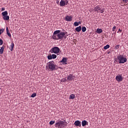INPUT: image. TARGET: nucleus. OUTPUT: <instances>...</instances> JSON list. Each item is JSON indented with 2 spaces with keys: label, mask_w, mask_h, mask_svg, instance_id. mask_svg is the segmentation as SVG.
Listing matches in <instances>:
<instances>
[{
  "label": "nucleus",
  "mask_w": 128,
  "mask_h": 128,
  "mask_svg": "<svg viewBox=\"0 0 128 128\" xmlns=\"http://www.w3.org/2000/svg\"><path fill=\"white\" fill-rule=\"evenodd\" d=\"M116 26H114L113 28H112V32H115V30H116Z\"/></svg>",
  "instance_id": "34"
},
{
  "label": "nucleus",
  "mask_w": 128,
  "mask_h": 128,
  "mask_svg": "<svg viewBox=\"0 0 128 128\" xmlns=\"http://www.w3.org/2000/svg\"><path fill=\"white\" fill-rule=\"evenodd\" d=\"M116 81L120 82L123 80V78L122 75H118L116 76Z\"/></svg>",
  "instance_id": "9"
},
{
  "label": "nucleus",
  "mask_w": 128,
  "mask_h": 128,
  "mask_svg": "<svg viewBox=\"0 0 128 128\" xmlns=\"http://www.w3.org/2000/svg\"><path fill=\"white\" fill-rule=\"evenodd\" d=\"M36 96V92H34V94H32L31 97L32 98H35Z\"/></svg>",
  "instance_id": "29"
},
{
  "label": "nucleus",
  "mask_w": 128,
  "mask_h": 128,
  "mask_svg": "<svg viewBox=\"0 0 128 128\" xmlns=\"http://www.w3.org/2000/svg\"><path fill=\"white\" fill-rule=\"evenodd\" d=\"M62 34H64V36H62V39L64 38V39H66L67 38V36H68V32H62Z\"/></svg>",
  "instance_id": "14"
},
{
  "label": "nucleus",
  "mask_w": 128,
  "mask_h": 128,
  "mask_svg": "<svg viewBox=\"0 0 128 128\" xmlns=\"http://www.w3.org/2000/svg\"><path fill=\"white\" fill-rule=\"evenodd\" d=\"M118 31L120 32H122V30H120V28H119V29L118 30Z\"/></svg>",
  "instance_id": "37"
},
{
  "label": "nucleus",
  "mask_w": 128,
  "mask_h": 128,
  "mask_svg": "<svg viewBox=\"0 0 128 128\" xmlns=\"http://www.w3.org/2000/svg\"><path fill=\"white\" fill-rule=\"evenodd\" d=\"M5 10V8H2V11H4V10Z\"/></svg>",
  "instance_id": "39"
},
{
  "label": "nucleus",
  "mask_w": 128,
  "mask_h": 128,
  "mask_svg": "<svg viewBox=\"0 0 128 128\" xmlns=\"http://www.w3.org/2000/svg\"><path fill=\"white\" fill-rule=\"evenodd\" d=\"M3 44V41L2 39H0V46L2 45Z\"/></svg>",
  "instance_id": "35"
},
{
  "label": "nucleus",
  "mask_w": 128,
  "mask_h": 128,
  "mask_svg": "<svg viewBox=\"0 0 128 128\" xmlns=\"http://www.w3.org/2000/svg\"><path fill=\"white\" fill-rule=\"evenodd\" d=\"M55 123V120H51L50 122V125H53Z\"/></svg>",
  "instance_id": "32"
},
{
  "label": "nucleus",
  "mask_w": 128,
  "mask_h": 128,
  "mask_svg": "<svg viewBox=\"0 0 128 128\" xmlns=\"http://www.w3.org/2000/svg\"><path fill=\"white\" fill-rule=\"evenodd\" d=\"M14 46V43L13 42H12L10 44V48H11L10 51L11 52H13Z\"/></svg>",
  "instance_id": "20"
},
{
  "label": "nucleus",
  "mask_w": 128,
  "mask_h": 128,
  "mask_svg": "<svg viewBox=\"0 0 128 128\" xmlns=\"http://www.w3.org/2000/svg\"><path fill=\"white\" fill-rule=\"evenodd\" d=\"M4 46H2L0 49V54H2L4 51Z\"/></svg>",
  "instance_id": "21"
},
{
  "label": "nucleus",
  "mask_w": 128,
  "mask_h": 128,
  "mask_svg": "<svg viewBox=\"0 0 128 128\" xmlns=\"http://www.w3.org/2000/svg\"><path fill=\"white\" fill-rule=\"evenodd\" d=\"M75 78V76H73L72 74H70V75L68 76L67 80L68 81H72L74 80Z\"/></svg>",
  "instance_id": "8"
},
{
  "label": "nucleus",
  "mask_w": 128,
  "mask_h": 128,
  "mask_svg": "<svg viewBox=\"0 0 128 128\" xmlns=\"http://www.w3.org/2000/svg\"><path fill=\"white\" fill-rule=\"evenodd\" d=\"M102 32V28H97V30H96V33L98 34H100Z\"/></svg>",
  "instance_id": "16"
},
{
  "label": "nucleus",
  "mask_w": 128,
  "mask_h": 128,
  "mask_svg": "<svg viewBox=\"0 0 128 128\" xmlns=\"http://www.w3.org/2000/svg\"><path fill=\"white\" fill-rule=\"evenodd\" d=\"M60 32H60V30H56V31L54 32L52 36H56V35H57V34H60Z\"/></svg>",
  "instance_id": "15"
},
{
  "label": "nucleus",
  "mask_w": 128,
  "mask_h": 128,
  "mask_svg": "<svg viewBox=\"0 0 128 128\" xmlns=\"http://www.w3.org/2000/svg\"><path fill=\"white\" fill-rule=\"evenodd\" d=\"M120 45H116L115 46H114V50H118L120 48Z\"/></svg>",
  "instance_id": "26"
},
{
  "label": "nucleus",
  "mask_w": 128,
  "mask_h": 128,
  "mask_svg": "<svg viewBox=\"0 0 128 128\" xmlns=\"http://www.w3.org/2000/svg\"><path fill=\"white\" fill-rule=\"evenodd\" d=\"M118 60L119 64H124L127 62V58L124 57L123 54H119L116 58H114V61L116 62Z\"/></svg>",
  "instance_id": "1"
},
{
  "label": "nucleus",
  "mask_w": 128,
  "mask_h": 128,
  "mask_svg": "<svg viewBox=\"0 0 128 128\" xmlns=\"http://www.w3.org/2000/svg\"><path fill=\"white\" fill-rule=\"evenodd\" d=\"M68 62V58L64 57L62 60L60 62V63H64L65 65L67 64Z\"/></svg>",
  "instance_id": "11"
},
{
  "label": "nucleus",
  "mask_w": 128,
  "mask_h": 128,
  "mask_svg": "<svg viewBox=\"0 0 128 128\" xmlns=\"http://www.w3.org/2000/svg\"><path fill=\"white\" fill-rule=\"evenodd\" d=\"M60 48L58 46H54L50 50V53L58 54L60 53Z\"/></svg>",
  "instance_id": "5"
},
{
  "label": "nucleus",
  "mask_w": 128,
  "mask_h": 128,
  "mask_svg": "<svg viewBox=\"0 0 128 128\" xmlns=\"http://www.w3.org/2000/svg\"><path fill=\"white\" fill-rule=\"evenodd\" d=\"M64 36V34L62 33V32H60L59 34H56L55 36H52V38L54 40H62V36Z\"/></svg>",
  "instance_id": "4"
},
{
  "label": "nucleus",
  "mask_w": 128,
  "mask_h": 128,
  "mask_svg": "<svg viewBox=\"0 0 128 128\" xmlns=\"http://www.w3.org/2000/svg\"><path fill=\"white\" fill-rule=\"evenodd\" d=\"M76 31L80 32L81 30H82V26H79L78 27H77L76 29H75Z\"/></svg>",
  "instance_id": "18"
},
{
  "label": "nucleus",
  "mask_w": 128,
  "mask_h": 128,
  "mask_svg": "<svg viewBox=\"0 0 128 128\" xmlns=\"http://www.w3.org/2000/svg\"><path fill=\"white\" fill-rule=\"evenodd\" d=\"M4 29H0V36L4 32Z\"/></svg>",
  "instance_id": "31"
},
{
  "label": "nucleus",
  "mask_w": 128,
  "mask_h": 128,
  "mask_svg": "<svg viewBox=\"0 0 128 128\" xmlns=\"http://www.w3.org/2000/svg\"><path fill=\"white\" fill-rule=\"evenodd\" d=\"M48 60H51L52 59V55H49L48 56Z\"/></svg>",
  "instance_id": "30"
},
{
  "label": "nucleus",
  "mask_w": 128,
  "mask_h": 128,
  "mask_svg": "<svg viewBox=\"0 0 128 128\" xmlns=\"http://www.w3.org/2000/svg\"><path fill=\"white\" fill-rule=\"evenodd\" d=\"M122 1L124 2H127V0H122Z\"/></svg>",
  "instance_id": "38"
},
{
  "label": "nucleus",
  "mask_w": 128,
  "mask_h": 128,
  "mask_svg": "<svg viewBox=\"0 0 128 128\" xmlns=\"http://www.w3.org/2000/svg\"><path fill=\"white\" fill-rule=\"evenodd\" d=\"M56 3L58 4H60V0H56Z\"/></svg>",
  "instance_id": "36"
},
{
  "label": "nucleus",
  "mask_w": 128,
  "mask_h": 128,
  "mask_svg": "<svg viewBox=\"0 0 128 128\" xmlns=\"http://www.w3.org/2000/svg\"><path fill=\"white\" fill-rule=\"evenodd\" d=\"M68 3V0H61L60 2V6H67Z\"/></svg>",
  "instance_id": "7"
},
{
  "label": "nucleus",
  "mask_w": 128,
  "mask_h": 128,
  "mask_svg": "<svg viewBox=\"0 0 128 128\" xmlns=\"http://www.w3.org/2000/svg\"><path fill=\"white\" fill-rule=\"evenodd\" d=\"M75 98V95L72 94L70 95V100H74Z\"/></svg>",
  "instance_id": "22"
},
{
  "label": "nucleus",
  "mask_w": 128,
  "mask_h": 128,
  "mask_svg": "<svg viewBox=\"0 0 128 128\" xmlns=\"http://www.w3.org/2000/svg\"><path fill=\"white\" fill-rule=\"evenodd\" d=\"M86 30V28L85 26L82 27V32H85Z\"/></svg>",
  "instance_id": "25"
},
{
  "label": "nucleus",
  "mask_w": 128,
  "mask_h": 128,
  "mask_svg": "<svg viewBox=\"0 0 128 128\" xmlns=\"http://www.w3.org/2000/svg\"><path fill=\"white\" fill-rule=\"evenodd\" d=\"M94 10L95 12L103 14L105 10V8H102L100 5H97L94 8Z\"/></svg>",
  "instance_id": "3"
},
{
  "label": "nucleus",
  "mask_w": 128,
  "mask_h": 128,
  "mask_svg": "<svg viewBox=\"0 0 128 128\" xmlns=\"http://www.w3.org/2000/svg\"><path fill=\"white\" fill-rule=\"evenodd\" d=\"M52 59H56L57 58V56L55 54H52Z\"/></svg>",
  "instance_id": "27"
},
{
  "label": "nucleus",
  "mask_w": 128,
  "mask_h": 128,
  "mask_svg": "<svg viewBox=\"0 0 128 128\" xmlns=\"http://www.w3.org/2000/svg\"><path fill=\"white\" fill-rule=\"evenodd\" d=\"M67 81V80L66 78H63L62 79V80H60V82H66Z\"/></svg>",
  "instance_id": "28"
},
{
  "label": "nucleus",
  "mask_w": 128,
  "mask_h": 128,
  "mask_svg": "<svg viewBox=\"0 0 128 128\" xmlns=\"http://www.w3.org/2000/svg\"><path fill=\"white\" fill-rule=\"evenodd\" d=\"M6 34H8V36L10 38H11V36H12V35L10 34V30H8V28L6 26Z\"/></svg>",
  "instance_id": "19"
},
{
  "label": "nucleus",
  "mask_w": 128,
  "mask_h": 128,
  "mask_svg": "<svg viewBox=\"0 0 128 128\" xmlns=\"http://www.w3.org/2000/svg\"><path fill=\"white\" fill-rule=\"evenodd\" d=\"M65 126L64 121L60 120L56 122V127L58 128H64Z\"/></svg>",
  "instance_id": "6"
},
{
  "label": "nucleus",
  "mask_w": 128,
  "mask_h": 128,
  "mask_svg": "<svg viewBox=\"0 0 128 128\" xmlns=\"http://www.w3.org/2000/svg\"><path fill=\"white\" fill-rule=\"evenodd\" d=\"M56 66L57 65L54 64V60H52L48 63V66L46 68H48L50 71L52 72L58 70V68H56Z\"/></svg>",
  "instance_id": "2"
},
{
  "label": "nucleus",
  "mask_w": 128,
  "mask_h": 128,
  "mask_svg": "<svg viewBox=\"0 0 128 128\" xmlns=\"http://www.w3.org/2000/svg\"><path fill=\"white\" fill-rule=\"evenodd\" d=\"M79 24H81V22H78V25H79Z\"/></svg>",
  "instance_id": "40"
},
{
  "label": "nucleus",
  "mask_w": 128,
  "mask_h": 128,
  "mask_svg": "<svg viewBox=\"0 0 128 128\" xmlns=\"http://www.w3.org/2000/svg\"><path fill=\"white\" fill-rule=\"evenodd\" d=\"M88 124V122L86 120H82V126H85L86 125Z\"/></svg>",
  "instance_id": "13"
},
{
  "label": "nucleus",
  "mask_w": 128,
  "mask_h": 128,
  "mask_svg": "<svg viewBox=\"0 0 128 128\" xmlns=\"http://www.w3.org/2000/svg\"><path fill=\"white\" fill-rule=\"evenodd\" d=\"M74 124L76 126H79V127H81L82 126L81 122L79 120H77L75 121V122L74 123Z\"/></svg>",
  "instance_id": "12"
},
{
  "label": "nucleus",
  "mask_w": 128,
  "mask_h": 128,
  "mask_svg": "<svg viewBox=\"0 0 128 128\" xmlns=\"http://www.w3.org/2000/svg\"><path fill=\"white\" fill-rule=\"evenodd\" d=\"M3 19L6 21L9 20L10 16L8 15H6V16H3Z\"/></svg>",
  "instance_id": "17"
},
{
  "label": "nucleus",
  "mask_w": 128,
  "mask_h": 128,
  "mask_svg": "<svg viewBox=\"0 0 128 128\" xmlns=\"http://www.w3.org/2000/svg\"><path fill=\"white\" fill-rule=\"evenodd\" d=\"M65 20L66 22H70L72 20V16H66L65 18Z\"/></svg>",
  "instance_id": "10"
},
{
  "label": "nucleus",
  "mask_w": 128,
  "mask_h": 128,
  "mask_svg": "<svg viewBox=\"0 0 128 128\" xmlns=\"http://www.w3.org/2000/svg\"><path fill=\"white\" fill-rule=\"evenodd\" d=\"M110 47V46L109 44H107L106 46H104V50H106L108 49Z\"/></svg>",
  "instance_id": "24"
},
{
  "label": "nucleus",
  "mask_w": 128,
  "mask_h": 128,
  "mask_svg": "<svg viewBox=\"0 0 128 128\" xmlns=\"http://www.w3.org/2000/svg\"><path fill=\"white\" fill-rule=\"evenodd\" d=\"M74 25L75 26H78V22H76L74 24Z\"/></svg>",
  "instance_id": "33"
},
{
  "label": "nucleus",
  "mask_w": 128,
  "mask_h": 128,
  "mask_svg": "<svg viewBox=\"0 0 128 128\" xmlns=\"http://www.w3.org/2000/svg\"><path fill=\"white\" fill-rule=\"evenodd\" d=\"M2 14L3 16H8V12L7 11H4L2 13Z\"/></svg>",
  "instance_id": "23"
}]
</instances>
